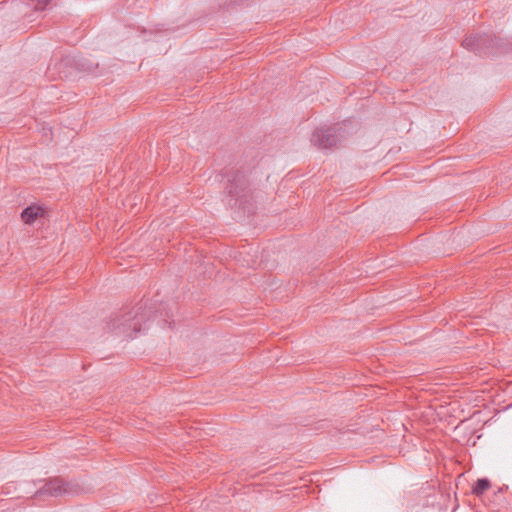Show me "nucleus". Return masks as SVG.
Masks as SVG:
<instances>
[{
	"label": "nucleus",
	"instance_id": "nucleus-1",
	"mask_svg": "<svg viewBox=\"0 0 512 512\" xmlns=\"http://www.w3.org/2000/svg\"><path fill=\"white\" fill-rule=\"evenodd\" d=\"M153 314L152 304H140L130 311L112 316L106 324V329L124 338H134L142 330L143 323L149 321Z\"/></svg>",
	"mask_w": 512,
	"mask_h": 512
},
{
	"label": "nucleus",
	"instance_id": "nucleus-2",
	"mask_svg": "<svg viewBox=\"0 0 512 512\" xmlns=\"http://www.w3.org/2000/svg\"><path fill=\"white\" fill-rule=\"evenodd\" d=\"M227 178L225 192L230 198V206L238 207L247 213H252L254 211L253 203L255 197L246 172L241 170L231 171L227 174Z\"/></svg>",
	"mask_w": 512,
	"mask_h": 512
},
{
	"label": "nucleus",
	"instance_id": "nucleus-3",
	"mask_svg": "<svg viewBox=\"0 0 512 512\" xmlns=\"http://www.w3.org/2000/svg\"><path fill=\"white\" fill-rule=\"evenodd\" d=\"M80 490L81 487L77 483L65 481L61 477H53L45 480L44 485L35 492L33 498L39 500L45 497L72 495L77 494Z\"/></svg>",
	"mask_w": 512,
	"mask_h": 512
},
{
	"label": "nucleus",
	"instance_id": "nucleus-4",
	"mask_svg": "<svg viewBox=\"0 0 512 512\" xmlns=\"http://www.w3.org/2000/svg\"><path fill=\"white\" fill-rule=\"evenodd\" d=\"M76 60L74 55L54 54L46 70L50 80H66L76 76Z\"/></svg>",
	"mask_w": 512,
	"mask_h": 512
},
{
	"label": "nucleus",
	"instance_id": "nucleus-5",
	"mask_svg": "<svg viewBox=\"0 0 512 512\" xmlns=\"http://www.w3.org/2000/svg\"><path fill=\"white\" fill-rule=\"evenodd\" d=\"M341 128L325 126L316 128L311 136V143L318 149H330L342 140Z\"/></svg>",
	"mask_w": 512,
	"mask_h": 512
},
{
	"label": "nucleus",
	"instance_id": "nucleus-6",
	"mask_svg": "<svg viewBox=\"0 0 512 512\" xmlns=\"http://www.w3.org/2000/svg\"><path fill=\"white\" fill-rule=\"evenodd\" d=\"M76 60V74L80 72L96 73L99 63L91 57L74 55Z\"/></svg>",
	"mask_w": 512,
	"mask_h": 512
},
{
	"label": "nucleus",
	"instance_id": "nucleus-7",
	"mask_svg": "<svg viewBox=\"0 0 512 512\" xmlns=\"http://www.w3.org/2000/svg\"><path fill=\"white\" fill-rule=\"evenodd\" d=\"M44 210L40 206H28L26 207L22 213L21 218L24 223L32 224L38 217L42 216Z\"/></svg>",
	"mask_w": 512,
	"mask_h": 512
},
{
	"label": "nucleus",
	"instance_id": "nucleus-8",
	"mask_svg": "<svg viewBox=\"0 0 512 512\" xmlns=\"http://www.w3.org/2000/svg\"><path fill=\"white\" fill-rule=\"evenodd\" d=\"M462 46L477 54L480 50V36L476 34L466 37L462 42Z\"/></svg>",
	"mask_w": 512,
	"mask_h": 512
},
{
	"label": "nucleus",
	"instance_id": "nucleus-9",
	"mask_svg": "<svg viewBox=\"0 0 512 512\" xmlns=\"http://www.w3.org/2000/svg\"><path fill=\"white\" fill-rule=\"evenodd\" d=\"M472 492L474 495L480 496V478L473 483Z\"/></svg>",
	"mask_w": 512,
	"mask_h": 512
},
{
	"label": "nucleus",
	"instance_id": "nucleus-10",
	"mask_svg": "<svg viewBox=\"0 0 512 512\" xmlns=\"http://www.w3.org/2000/svg\"><path fill=\"white\" fill-rule=\"evenodd\" d=\"M490 487V482L485 479V478H482V493Z\"/></svg>",
	"mask_w": 512,
	"mask_h": 512
}]
</instances>
